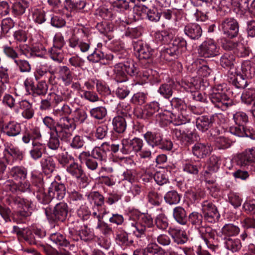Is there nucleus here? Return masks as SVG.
Masks as SVG:
<instances>
[{
	"instance_id": "nucleus-1",
	"label": "nucleus",
	"mask_w": 255,
	"mask_h": 255,
	"mask_svg": "<svg viewBox=\"0 0 255 255\" xmlns=\"http://www.w3.org/2000/svg\"><path fill=\"white\" fill-rule=\"evenodd\" d=\"M233 120L235 125L229 128V131L233 135L238 137H248L255 139V130L253 128L247 129L245 125L248 122V115L243 112H237L233 115Z\"/></svg>"
},
{
	"instance_id": "nucleus-2",
	"label": "nucleus",
	"mask_w": 255,
	"mask_h": 255,
	"mask_svg": "<svg viewBox=\"0 0 255 255\" xmlns=\"http://www.w3.org/2000/svg\"><path fill=\"white\" fill-rule=\"evenodd\" d=\"M45 214L48 222L51 224L64 222L67 218L69 207L67 204L60 202L52 209L47 207L44 209Z\"/></svg>"
},
{
	"instance_id": "nucleus-3",
	"label": "nucleus",
	"mask_w": 255,
	"mask_h": 255,
	"mask_svg": "<svg viewBox=\"0 0 255 255\" xmlns=\"http://www.w3.org/2000/svg\"><path fill=\"white\" fill-rule=\"evenodd\" d=\"M186 41L181 37H176L172 43L161 52V57L166 61H171L181 55L183 49L186 48Z\"/></svg>"
},
{
	"instance_id": "nucleus-4",
	"label": "nucleus",
	"mask_w": 255,
	"mask_h": 255,
	"mask_svg": "<svg viewBox=\"0 0 255 255\" xmlns=\"http://www.w3.org/2000/svg\"><path fill=\"white\" fill-rule=\"evenodd\" d=\"M147 237L152 239H156L158 244L164 247H168L166 250L163 251L164 255H182L176 252L178 248L174 245L168 235L165 234L158 235L157 230L153 229L152 232L147 235Z\"/></svg>"
},
{
	"instance_id": "nucleus-5",
	"label": "nucleus",
	"mask_w": 255,
	"mask_h": 255,
	"mask_svg": "<svg viewBox=\"0 0 255 255\" xmlns=\"http://www.w3.org/2000/svg\"><path fill=\"white\" fill-rule=\"evenodd\" d=\"M209 97L214 107L223 111L234 105L233 100L224 93L213 92L209 95Z\"/></svg>"
},
{
	"instance_id": "nucleus-6",
	"label": "nucleus",
	"mask_w": 255,
	"mask_h": 255,
	"mask_svg": "<svg viewBox=\"0 0 255 255\" xmlns=\"http://www.w3.org/2000/svg\"><path fill=\"white\" fill-rule=\"evenodd\" d=\"M197 51L199 57L213 58L220 54V47L215 41L210 39L203 42L199 46Z\"/></svg>"
},
{
	"instance_id": "nucleus-7",
	"label": "nucleus",
	"mask_w": 255,
	"mask_h": 255,
	"mask_svg": "<svg viewBox=\"0 0 255 255\" xmlns=\"http://www.w3.org/2000/svg\"><path fill=\"white\" fill-rule=\"evenodd\" d=\"M236 159L238 165L255 171V148L247 149L237 154Z\"/></svg>"
},
{
	"instance_id": "nucleus-8",
	"label": "nucleus",
	"mask_w": 255,
	"mask_h": 255,
	"mask_svg": "<svg viewBox=\"0 0 255 255\" xmlns=\"http://www.w3.org/2000/svg\"><path fill=\"white\" fill-rule=\"evenodd\" d=\"M202 212L205 222L213 224L218 222L220 215L216 206L207 200L202 203Z\"/></svg>"
},
{
	"instance_id": "nucleus-9",
	"label": "nucleus",
	"mask_w": 255,
	"mask_h": 255,
	"mask_svg": "<svg viewBox=\"0 0 255 255\" xmlns=\"http://www.w3.org/2000/svg\"><path fill=\"white\" fill-rule=\"evenodd\" d=\"M76 125L74 123L72 118L67 116L62 117L60 118L57 122V130L56 132L60 137L70 138L72 135L70 129H75Z\"/></svg>"
},
{
	"instance_id": "nucleus-10",
	"label": "nucleus",
	"mask_w": 255,
	"mask_h": 255,
	"mask_svg": "<svg viewBox=\"0 0 255 255\" xmlns=\"http://www.w3.org/2000/svg\"><path fill=\"white\" fill-rule=\"evenodd\" d=\"M121 144L120 151L124 154L138 152L141 150L143 145L142 140L137 137L132 139L124 138L121 140Z\"/></svg>"
},
{
	"instance_id": "nucleus-11",
	"label": "nucleus",
	"mask_w": 255,
	"mask_h": 255,
	"mask_svg": "<svg viewBox=\"0 0 255 255\" xmlns=\"http://www.w3.org/2000/svg\"><path fill=\"white\" fill-rule=\"evenodd\" d=\"M221 27L223 33L230 38L236 37L239 34V24L234 18H225L221 23Z\"/></svg>"
},
{
	"instance_id": "nucleus-12",
	"label": "nucleus",
	"mask_w": 255,
	"mask_h": 255,
	"mask_svg": "<svg viewBox=\"0 0 255 255\" xmlns=\"http://www.w3.org/2000/svg\"><path fill=\"white\" fill-rule=\"evenodd\" d=\"M133 49L135 56L141 61L150 60L153 54V49L145 42L137 40L133 42Z\"/></svg>"
},
{
	"instance_id": "nucleus-13",
	"label": "nucleus",
	"mask_w": 255,
	"mask_h": 255,
	"mask_svg": "<svg viewBox=\"0 0 255 255\" xmlns=\"http://www.w3.org/2000/svg\"><path fill=\"white\" fill-rule=\"evenodd\" d=\"M128 222H126L124 228L129 234H132L137 238H142L145 236L146 228L141 223L132 220L131 216Z\"/></svg>"
},
{
	"instance_id": "nucleus-14",
	"label": "nucleus",
	"mask_w": 255,
	"mask_h": 255,
	"mask_svg": "<svg viewBox=\"0 0 255 255\" xmlns=\"http://www.w3.org/2000/svg\"><path fill=\"white\" fill-rule=\"evenodd\" d=\"M218 116L217 114L203 115L196 120L197 128L202 131H206L212 128L215 124Z\"/></svg>"
},
{
	"instance_id": "nucleus-15",
	"label": "nucleus",
	"mask_w": 255,
	"mask_h": 255,
	"mask_svg": "<svg viewBox=\"0 0 255 255\" xmlns=\"http://www.w3.org/2000/svg\"><path fill=\"white\" fill-rule=\"evenodd\" d=\"M172 133L173 137L184 146H188L193 143L194 138L197 137L196 133L192 132L187 133L177 128L172 129Z\"/></svg>"
},
{
	"instance_id": "nucleus-16",
	"label": "nucleus",
	"mask_w": 255,
	"mask_h": 255,
	"mask_svg": "<svg viewBox=\"0 0 255 255\" xmlns=\"http://www.w3.org/2000/svg\"><path fill=\"white\" fill-rule=\"evenodd\" d=\"M12 232L15 234L19 239H23L29 245H36L34 229L31 231L28 229L20 228L14 226L12 228Z\"/></svg>"
},
{
	"instance_id": "nucleus-17",
	"label": "nucleus",
	"mask_w": 255,
	"mask_h": 255,
	"mask_svg": "<svg viewBox=\"0 0 255 255\" xmlns=\"http://www.w3.org/2000/svg\"><path fill=\"white\" fill-rule=\"evenodd\" d=\"M197 81H196L194 79L191 78L189 80H185L182 83V87L186 90L187 92H190L192 94L193 98L197 101L200 102H204L205 99L204 98L202 94L198 92H197L196 90L198 89V85L197 83Z\"/></svg>"
},
{
	"instance_id": "nucleus-18",
	"label": "nucleus",
	"mask_w": 255,
	"mask_h": 255,
	"mask_svg": "<svg viewBox=\"0 0 255 255\" xmlns=\"http://www.w3.org/2000/svg\"><path fill=\"white\" fill-rule=\"evenodd\" d=\"M201 238L204 240L207 246L213 250L215 249V246L213 245V241L215 237V231L213 230L209 226H202L198 230Z\"/></svg>"
},
{
	"instance_id": "nucleus-19",
	"label": "nucleus",
	"mask_w": 255,
	"mask_h": 255,
	"mask_svg": "<svg viewBox=\"0 0 255 255\" xmlns=\"http://www.w3.org/2000/svg\"><path fill=\"white\" fill-rule=\"evenodd\" d=\"M227 75L229 82L237 88L244 89L247 87L248 82L243 74L233 70H229Z\"/></svg>"
},
{
	"instance_id": "nucleus-20",
	"label": "nucleus",
	"mask_w": 255,
	"mask_h": 255,
	"mask_svg": "<svg viewBox=\"0 0 255 255\" xmlns=\"http://www.w3.org/2000/svg\"><path fill=\"white\" fill-rule=\"evenodd\" d=\"M48 191L53 199L62 200L66 194V187L64 184L60 183L54 180L48 188Z\"/></svg>"
},
{
	"instance_id": "nucleus-21",
	"label": "nucleus",
	"mask_w": 255,
	"mask_h": 255,
	"mask_svg": "<svg viewBox=\"0 0 255 255\" xmlns=\"http://www.w3.org/2000/svg\"><path fill=\"white\" fill-rule=\"evenodd\" d=\"M110 152V144L108 142L103 143L100 146H96L90 153L92 158L100 161H106L108 153Z\"/></svg>"
},
{
	"instance_id": "nucleus-22",
	"label": "nucleus",
	"mask_w": 255,
	"mask_h": 255,
	"mask_svg": "<svg viewBox=\"0 0 255 255\" xmlns=\"http://www.w3.org/2000/svg\"><path fill=\"white\" fill-rule=\"evenodd\" d=\"M115 56L112 54H105L102 51L95 49L90 55L87 56V59L92 63H98L101 61L104 64H109L110 61L114 59Z\"/></svg>"
},
{
	"instance_id": "nucleus-23",
	"label": "nucleus",
	"mask_w": 255,
	"mask_h": 255,
	"mask_svg": "<svg viewBox=\"0 0 255 255\" xmlns=\"http://www.w3.org/2000/svg\"><path fill=\"white\" fill-rule=\"evenodd\" d=\"M1 131L8 136L14 137L20 134L21 126L18 123L10 121L2 126Z\"/></svg>"
},
{
	"instance_id": "nucleus-24",
	"label": "nucleus",
	"mask_w": 255,
	"mask_h": 255,
	"mask_svg": "<svg viewBox=\"0 0 255 255\" xmlns=\"http://www.w3.org/2000/svg\"><path fill=\"white\" fill-rule=\"evenodd\" d=\"M46 150V146L44 143L38 141H33L29 150L30 156L34 160H38L42 157Z\"/></svg>"
},
{
	"instance_id": "nucleus-25",
	"label": "nucleus",
	"mask_w": 255,
	"mask_h": 255,
	"mask_svg": "<svg viewBox=\"0 0 255 255\" xmlns=\"http://www.w3.org/2000/svg\"><path fill=\"white\" fill-rule=\"evenodd\" d=\"M7 203L9 206L17 207L19 209L23 207L32 209L33 205L32 201L18 196L11 197L7 199Z\"/></svg>"
},
{
	"instance_id": "nucleus-26",
	"label": "nucleus",
	"mask_w": 255,
	"mask_h": 255,
	"mask_svg": "<svg viewBox=\"0 0 255 255\" xmlns=\"http://www.w3.org/2000/svg\"><path fill=\"white\" fill-rule=\"evenodd\" d=\"M184 31L187 36L194 40L198 39L202 34L200 25L196 23H190L186 25Z\"/></svg>"
},
{
	"instance_id": "nucleus-27",
	"label": "nucleus",
	"mask_w": 255,
	"mask_h": 255,
	"mask_svg": "<svg viewBox=\"0 0 255 255\" xmlns=\"http://www.w3.org/2000/svg\"><path fill=\"white\" fill-rule=\"evenodd\" d=\"M168 233L172 238L174 243L178 245L184 244L188 240L186 233L179 229L170 227Z\"/></svg>"
},
{
	"instance_id": "nucleus-28",
	"label": "nucleus",
	"mask_w": 255,
	"mask_h": 255,
	"mask_svg": "<svg viewBox=\"0 0 255 255\" xmlns=\"http://www.w3.org/2000/svg\"><path fill=\"white\" fill-rule=\"evenodd\" d=\"M162 135L159 132L148 131L143 135L147 143L152 147L158 146L162 141Z\"/></svg>"
},
{
	"instance_id": "nucleus-29",
	"label": "nucleus",
	"mask_w": 255,
	"mask_h": 255,
	"mask_svg": "<svg viewBox=\"0 0 255 255\" xmlns=\"http://www.w3.org/2000/svg\"><path fill=\"white\" fill-rule=\"evenodd\" d=\"M162 249L156 243L149 244L144 249H137L133 255H161Z\"/></svg>"
},
{
	"instance_id": "nucleus-30",
	"label": "nucleus",
	"mask_w": 255,
	"mask_h": 255,
	"mask_svg": "<svg viewBox=\"0 0 255 255\" xmlns=\"http://www.w3.org/2000/svg\"><path fill=\"white\" fill-rule=\"evenodd\" d=\"M158 102L153 101L145 105L140 113V117L142 119H149L153 116L159 110Z\"/></svg>"
},
{
	"instance_id": "nucleus-31",
	"label": "nucleus",
	"mask_w": 255,
	"mask_h": 255,
	"mask_svg": "<svg viewBox=\"0 0 255 255\" xmlns=\"http://www.w3.org/2000/svg\"><path fill=\"white\" fill-rule=\"evenodd\" d=\"M9 175L17 181H23L27 178V169L23 166H15L9 170Z\"/></svg>"
},
{
	"instance_id": "nucleus-32",
	"label": "nucleus",
	"mask_w": 255,
	"mask_h": 255,
	"mask_svg": "<svg viewBox=\"0 0 255 255\" xmlns=\"http://www.w3.org/2000/svg\"><path fill=\"white\" fill-rule=\"evenodd\" d=\"M210 151V147L208 143L197 142L192 147L193 154L198 158H204Z\"/></svg>"
},
{
	"instance_id": "nucleus-33",
	"label": "nucleus",
	"mask_w": 255,
	"mask_h": 255,
	"mask_svg": "<svg viewBox=\"0 0 255 255\" xmlns=\"http://www.w3.org/2000/svg\"><path fill=\"white\" fill-rule=\"evenodd\" d=\"M29 6V2L26 0H17L13 3L11 12L15 17L23 14Z\"/></svg>"
},
{
	"instance_id": "nucleus-34",
	"label": "nucleus",
	"mask_w": 255,
	"mask_h": 255,
	"mask_svg": "<svg viewBox=\"0 0 255 255\" xmlns=\"http://www.w3.org/2000/svg\"><path fill=\"white\" fill-rule=\"evenodd\" d=\"M18 106L19 108L22 111L21 115L24 119L30 120L33 117L34 110L32 107V103L27 100H23L18 102Z\"/></svg>"
},
{
	"instance_id": "nucleus-35",
	"label": "nucleus",
	"mask_w": 255,
	"mask_h": 255,
	"mask_svg": "<svg viewBox=\"0 0 255 255\" xmlns=\"http://www.w3.org/2000/svg\"><path fill=\"white\" fill-rule=\"evenodd\" d=\"M79 159L82 162H84L88 169L94 171L98 166V162L92 157L89 151H83L79 155Z\"/></svg>"
},
{
	"instance_id": "nucleus-36",
	"label": "nucleus",
	"mask_w": 255,
	"mask_h": 255,
	"mask_svg": "<svg viewBox=\"0 0 255 255\" xmlns=\"http://www.w3.org/2000/svg\"><path fill=\"white\" fill-rule=\"evenodd\" d=\"M38 180H39V183L38 189L36 190V198L40 203L43 204H48L53 199L48 190L47 193L44 191L42 182L40 179Z\"/></svg>"
},
{
	"instance_id": "nucleus-37",
	"label": "nucleus",
	"mask_w": 255,
	"mask_h": 255,
	"mask_svg": "<svg viewBox=\"0 0 255 255\" xmlns=\"http://www.w3.org/2000/svg\"><path fill=\"white\" fill-rule=\"evenodd\" d=\"M50 137L47 142L48 147L52 150H57L60 147V139L62 141H67L70 139L66 137L64 139L60 137L56 132L50 131L49 132Z\"/></svg>"
},
{
	"instance_id": "nucleus-38",
	"label": "nucleus",
	"mask_w": 255,
	"mask_h": 255,
	"mask_svg": "<svg viewBox=\"0 0 255 255\" xmlns=\"http://www.w3.org/2000/svg\"><path fill=\"white\" fill-rule=\"evenodd\" d=\"M43 171L47 174L52 173L56 168V162L50 156L42 158L40 162Z\"/></svg>"
},
{
	"instance_id": "nucleus-39",
	"label": "nucleus",
	"mask_w": 255,
	"mask_h": 255,
	"mask_svg": "<svg viewBox=\"0 0 255 255\" xmlns=\"http://www.w3.org/2000/svg\"><path fill=\"white\" fill-rule=\"evenodd\" d=\"M173 37L174 34L170 29L157 31L154 33L155 40L161 44L168 43Z\"/></svg>"
},
{
	"instance_id": "nucleus-40",
	"label": "nucleus",
	"mask_w": 255,
	"mask_h": 255,
	"mask_svg": "<svg viewBox=\"0 0 255 255\" xmlns=\"http://www.w3.org/2000/svg\"><path fill=\"white\" fill-rule=\"evenodd\" d=\"M205 164L199 161L197 162H189L183 165V170L189 174L197 175Z\"/></svg>"
},
{
	"instance_id": "nucleus-41",
	"label": "nucleus",
	"mask_w": 255,
	"mask_h": 255,
	"mask_svg": "<svg viewBox=\"0 0 255 255\" xmlns=\"http://www.w3.org/2000/svg\"><path fill=\"white\" fill-rule=\"evenodd\" d=\"M66 171L72 177L78 178L83 176L84 171L81 165L73 161L67 166Z\"/></svg>"
},
{
	"instance_id": "nucleus-42",
	"label": "nucleus",
	"mask_w": 255,
	"mask_h": 255,
	"mask_svg": "<svg viewBox=\"0 0 255 255\" xmlns=\"http://www.w3.org/2000/svg\"><path fill=\"white\" fill-rule=\"evenodd\" d=\"M173 216L175 221L182 225H185L188 222L186 212L181 206L176 207L173 209Z\"/></svg>"
},
{
	"instance_id": "nucleus-43",
	"label": "nucleus",
	"mask_w": 255,
	"mask_h": 255,
	"mask_svg": "<svg viewBox=\"0 0 255 255\" xmlns=\"http://www.w3.org/2000/svg\"><path fill=\"white\" fill-rule=\"evenodd\" d=\"M225 248L232 252L239 251L242 248L240 239L235 238H224Z\"/></svg>"
},
{
	"instance_id": "nucleus-44",
	"label": "nucleus",
	"mask_w": 255,
	"mask_h": 255,
	"mask_svg": "<svg viewBox=\"0 0 255 255\" xmlns=\"http://www.w3.org/2000/svg\"><path fill=\"white\" fill-rule=\"evenodd\" d=\"M58 74L59 78L65 85H69L71 84L73 80L72 73L67 66H60Z\"/></svg>"
},
{
	"instance_id": "nucleus-45",
	"label": "nucleus",
	"mask_w": 255,
	"mask_h": 255,
	"mask_svg": "<svg viewBox=\"0 0 255 255\" xmlns=\"http://www.w3.org/2000/svg\"><path fill=\"white\" fill-rule=\"evenodd\" d=\"M240 228L233 224H227L222 228V235L224 238H234L240 233Z\"/></svg>"
},
{
	"instance_id": "nucleus-46",
	"label": "nucleus",
	"mask_w": 255,
	"mask_h": 255,
	"mask_svg": "<svg viewBox=\"0 0 255 255\" xmlns=\"http://www.w3.org/2000/svg\"><path fill=\"white\" fill-rule=\"evenodd\" d=\"M235 61V56L230 53H224L220 59V65L225 69L232 70Z\"/></svg>"
},
{
	"instance_id": "nucleus-47",
	"label": "nucleus",
	"mask_w": 255,
	"mask_h": 255,
	"mask_svg": "<svg viewBox=\"0 0 255 255\" xmlns=\"http://www.w3.org/2000/svg\"><path fill=\"white\" fill-rule=\"evenodd\" d=\"M8 71V68L3 66L0 67V90L2 95L6 90L7 85L9 81Z\"/></svg>"
},
{
	"instance_id": "nucleus-48",
	"label": "nucleus",
	"mask_w": 255,
	"mask_h": 255,
	"mask_svg": "<svg viewBox=\"0 0 255 255\" xmlns=\"http://www.w3.org/2000/svg\"><path fill=\"white\" fill-rule=\"evenodd\" d=\"M175 88V84L173 82H169L168 83L161 84L158 92L165 99H169L173 94V90Z\"/></svg>"
},
{
	"instance_id": "nucleus-49",
	"label": "nucleus",
	"mask_w": 255,
	"mask_h": 255,
	"mask_svg": "<svg viewBox=\"0 0 255 255\" xmlns=\"http://www.w3.org/2000/svg\"><path fill=\"white\" fill-rule=\"evenodd\" d=\"M112 124L114 130L119 133H124L126 129V119L122 117H115L113 120Z\"/></svg>"
},
{
	"instance_id": "nucleus-50",
	"label": "nucleus",
	"mask_w": 255,
	"mask_h": 255,
	"mask_svg": "<svg viewBox=\"0 0 255 255\" xmlns=\"http://www.w3.org/2000/svg\"><path fill=\"white\" fill-rule=\"evenodd\" d=\"M70 203L76 207L82 206L84 203V197L82 194L73 190L68 192Z\"/></svg>"
},
{
	"instance_id": "nucleus-51",
	"label": "nucleus",
	"mask_w": 255,
	"mask_h": 255,
	"mask_svg": "<svg viewBox=\"0 0 255 255\" xmlns=\"http://www.w3.org/2000/svg\"><path fill=\"white\" fill-rule=\"evenodd\" d=\"M72 93L71 91H67L66 92L61 93V95H59L55 93H51L49 94L51 98L52 99V104L54 106H58V105L63 101L68 100L71 97Z\"/></svg>"
},
{
	"instance_id": "nucleus-52",
	"label": "nucleus",
	"mask_w": 255,
	"mask_h": 255,
	"mask_svg": "<svg viewBox=\"0 0 255 255\" xmlns=\"http://www.w3.org/2000/svg\"><path fill=\"white\" fill-rule=\"evenodd\" d=\"M203 215L197 212H193L188 216L189 223L198 230L203 226Z\"/></svg>"
},
{
	"instance_id": "nucleus-53",
	"label": "nucleus",
	"mask_w": 255,
	"mask_h": 255,
	"mask_svg": "<svg viewBox=\"0 0 255 255\" xmlns=\"http://www.w3.org/2000/svg\"><path fill=\"white\" fill-rule=\"evenodd\" d=\"M90 116L96 120H103L107 114V109L103 106H99L91 109L89 111Z\"/></svg>"
},
{
	"instance_id": "nucleus-54",
	"label": "nucleus",
	"mask_w": 255,
	"mask_h": 255,
	"mask_svg": "<svg viewBox=\"0 0 255 255\" xmlns=\"http://www.w3.org/2000/svg\"><path fill=\"white\" fill-rule=\"evenodd\" d=\"M241 69L246 78H252L255 74V68L249 60H245L242 63Z\"/></svg>"
},
{
	"instance_id": "nucleus-55",
	"label": "nucleus",
	"mask_w": 255,
	"mask_h": 255,
	"mask_svg": "<svg viewBox=\"0 0 255 255\" xmlns=\"http://www.w3.org/2000/svg\"><path fill=\"white\" fill-rule=\"evenodd\" d=\"M127 74L130 76H136L138 74V69L135 67V64L132 60H128L124 63H120Z\"/></svg>"
},
{
	"instance_id": "nucleus-56",
	"label": "nucleus",
	"mask_w": 255,
	"mask_h": 255,
	"mask_svg": "<svg viewBox=\"0 0 255 255\" xmlns=\"http://www.w3.org/2000/svg\"><path fill=\"white\" fill-rule=\"evenodd\" d=\"M133 5V0L130 2L125 0H117L113 3V7L115 10L119 12L124 11L132 7Z\"/></svg>"
},
{
	"instance_id": "nucleus-57",
	"label": "nucleus",
	"mask_w": 255,
	"mask_h": 255,
	"mask_svg": "<svg viewBox=\"0 0 255 255\" xmlns=\"http://www.w3.org/2000/svg\"><path fill=\"white\" fill-rule=\"evenodd\" d=\"M49 239L53 243L60 246L67 247L69 244L66 237L59 233L52 234L49 237Z\"/></svg>"
},
{
	"instance_id": "nucleus-58",
	"label": "nucleus",
	"mask_w": 255,
	"mask_h": 255,
	"mask_svg": "<svg viewBox=\"0 0 255 255\" xmlns=\"http://www.w3.org/2000/svg\"><path fill=\"white\" fill-rule=\"evenodd\" d=\"M88 118L86 112L82 109H76L73 113V120L76 124H82Z\"/></svg>"
},
{
	"instance_id": "nucleus-59",
	"label": "nucleus",
	"mask_w": 255,
	"mask_h": 255,
	"mask_svg": "<svg viewBox=\"0 0 255 255\" xmlns=\"http://www.w3.org/2000/svg\"><path fill=\"white\" fill-rule=\"evenodd\" d=\"M250 52L251 50L249 47L238 41L234 53L239 57H246L249 55Z\"/></svg>"
},
{
	"instance_id": "nucleus-60",
	"label": "nucleus",
	"mask_w": 255,
	"mask_h": 255,
	"mask_svg": "<svg viewBox=\"0 0 255 255\" xmlns=\"http://www.w3.org/2000/svg\"><path fill=\"white\" fill-rule=\"evenodd\" d=\"M88 199L97 207H102L104 205L105 198L98 192H91L88 196Z\"/></svg>"
},
{
	"instance_id": "nucleus-61",
	"label": "nucleus",
	"mask_w": 255,
	"mask_h": 255,
	"mask_svg": "<svg viewBox=\"0 0 255 255\" xmlns=\"http://www.w3.org/2000/svg\"><path fill=\"white\" fill-rule=\"evenodd\" d=\"M114 71L116 74V77L117 81L119 82H123L127 81L128 79L127 76V73L125 70H124L120 63H117L115 65Z\"/></svg>"
},
{
	"instance_id": "nucleus-62",
	"label": "nucleus",
	"mask_w": 255,
	"mask_h": 255,
	"mask_svg": "<svg viewBox=\"0 0 255 255\" xmlns=\"http://www.w3.org/2000/svg\"><path fill=\"white\" fill-rule=\"evenodd\" d=\"M177 115H172V123L177 126L181 125L190 121V117L184 114L185 112H180Z\"/></svg>"
},
{
	"instance_id": "nucleus-63",
	"label": "nucleus",
	"mask_w": 255,
	"mask_h": 255,
	"mask_svg": "<svg viewBox=\"0 0 255 255\" xmlns=\"http://www.w3.org/2000/svg\"><path fill=\"white\" fill-rule=\"evenodd\" d=\"M242 100L247 104H251L252 102L255 103V89L249 88L246 90L242 94L241 97ZM254 106L253 107V108Z\"/></svg>"
},
{
	"instance_id": "nucleus-64",
	"label": "nucleus",
	"mask_w": 255,
	"mask_h": 255,
	"mask_svg": "<svg viewBox=\"0 0 255 255\" xmlns=\"http://www.w3.org/2000/svg\"><path fill=\"white\" fill-rule=\"evenodd\" d=\"M4 152H6L11 156L13 160L21 161L23 158V153L17 147H8L5 148Z\"/></svg>"
}]
</instances>
